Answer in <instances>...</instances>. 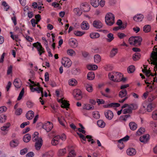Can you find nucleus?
<instances>
[{
    "instance_id": "1",
    "label": "nucleus",
    "mask_w": 157,
    "mask_h": 157,
    "mask_svg": "<svg viewBox=\"0 0 157 157\" xmlns=\"http://www.w3.org/2000/svg\"><path fill=\"white\" fill-rule=\"evenodd\" d=\"M138 107L136 104H132L129 105L127 104H125L121 106L122 109L126 108L122 110V113L124 114L126 113H132L133 109H136Z\"/></svg>"
},
{
    "instance_id": "2",
    "label": "nucleus",
    "mask_w": 157,
    "mask_h": 157,
    "mask_svg": "<svg viewBox=\"0 0 157 157\" xmlns=\"http://www.w3.org/2000/svg\"><path fill=\"white\" fill-rule=\"evenodd\" d=\"M142 41L141 37L139 36H132L130 37L128 40L130 44L134 46L140 45Z\"/></svg>"
},
{
    "instance_id": "3",
    "label": "nucleus",
    "mask_w": 157,
    "mask_h": 157,
    "mask_svg": "<svg viewBox=\"0 0 157 157\" xmlns=\"http://www.w3.org/2000/svg\"><path fill=\"white\" fill-rule=\"evenodd\" d=\"M105 21L107 25H112L114 22V15L111 13H108L105 17Z\"/></svg>"
},
{
    "instance_id": "4",
    "label": "nucleus",
    "mask_w": 157,
    "mask_h": 157,
    "mask_svg": "<svg viewBox=\"0 0 157 157\" xmlns=\"http://www.w3.org/2000/svg\"><path fill=\"white\" fill-rule=\"evenodd\" d=\"M150 60L152 62L151 64L155 65L154 67V71L157 70V52H153L150 55Z\"/></svg>"
},
{
    "instance_id": "5",
    "label": "nucleus",
    "mask_w": 157,
    "mask_h": 157,
    "mask_svg": "<svg viewBox=\"0 0 157 157\" xmlns=\"http://www.w3.org/2000/svg\"><path fill=\"white\" fill-rule=\"evenodd\" d=\"M119 96L121 98H124L122 100H119V102L121 103H123L128 98L127 95V92L126 90L124 89L121 91L119 94Z\"/></svg>"
},
{
    "instance_id": "6",
    "label": "nucleus",
    "mask_w": 157,
    "mask_h": 157,
    "mask_svg": "<svg viewBox=\"0 0 157 157\" xmlns=\"http://www.w3.org/2000/svg\"><path fill=\"white\" fill-rule=\"evenodd\" d=\"M33 46L35 47L37 49L38 53L40 56H41L42 53L45 52L44 49L42 47L40 43L39 42H37L33 44Z\"/></svg>"
},
{
    "instance_id": "7",
    "label": "nucleus",
    "mask_w": 157,
    "mask_h": 157,
    "mask_svg": "<svg viewBox=\"0 0 157 157\" xmlns=\"http://www.w3.org/2000/svg\"><path fill=\"white\" fill-rule=\"evenodd\" d=\"M62 63L65 67L68 68L71 66L72 62L69 58L63 57L62 59Z\"/></svg>"
},
{
    "instance_id": "8",
    "label": "nucleus",
    "mask_w": 157,
    "mask_h": 157,
    "mask_svg": "<svg viewBox=\"0 0 157 157\" xmlns=\"http://www.w3.org/2000/svg\"><path fill=\"white\" fill-rule=\"evenodd\" d=\"M129 136L128 135H127L124 137L118 140V146L121 149L123 148L124 146V145L123 144V141H128L129 140Z\"/></svg>"
},
{
    "instance_id": "9",
    "label": "nucleus",
    "mask_w": 157,
    "mask_h": 157,
    "mask_svg": "<svg viewBox=\"0 0 157 157\" xmlns=\"http://www.w3.org/2000/svg\"><path fill=\"white\" fill-rule=\"evenodd\" d=\"M53 127V124L50 121H48L47 122L43 124L42 127L45 129L47 132L50 131Z\"/></svg>"
},
{
    "instance_id": "10",
    "label": "nucleus",
    "mask_w": 157,
    "mask_h": 157,
    "mask_svg": "<svg viewBox=\"0 0 157 157\" xmlns=\"http://www.w3.org/2000/svg\"><path fill=\"white\" fill-rule=\"evenodd\" d=\"M74 97L78 100H79L82 98L81 91L79 89H76L74 91Z\"/></svg>"
},
{
    "instance_id": "11",
    "label": "nucleus",
    "mask_w": 157,
    "mask_h": 157,
    "mask_svg": "<svg viewBox=\"0 0 157 157\" xmlns=\"http://www.w3.org/2000/svg\"><path fill=\"white\" fill-rule=\"evenodd\" d=\"M30 89L32 92H34L35 91H36L38 93H40V92L41 93L42 97H43V88L42 87H36L33 88V86L30 85Z\"/></svg>"
},
{
    "instance_id": "12",
    "label": "nucleus",
    "mask_w": 157,
    "mask_h": 157,
    "mask_svg": "<svg viewBox=\"0 0 157 157\" xmlns=\"http://www.w3.org/2000/svg\"><path fill=\"white\" fill-rule=\"evenodd\" d=\"M114 75L115 78L114 79V82H120L121 81L122 78L123 76L122 74L118 72H116Z\"/></svg>"
},
{
    "instance_id": "13",
    "label": "nucleus",
    "mask_w": 157,
    "mask_h": 157,
    "mask_svg": "<svg viewBox=\"0 0 157 157\" xmlns=\"http://www.w3.org/2000/svg\"><path fill=\"white\" fill-rule=\"evenodd\" d=\"M104 113L106 118L109 120H111L113 117V112L110 110L105 111Z\"/></svg>"
},
{
    "instance_id": "14",
    "label": "nucleus",
    "mask_w": 157,
    "mask_h": 157,
    "mask_svg": "<svg viewBox=\"0 0 157 157\" xmlns=\"http://www.w3.org/2000/svg\"><path fill=\"white\" fill-rule=\"evenodd\" d=\"M35 146L36 150H39L43 144V140L42 139H39V140L35 141Z\"/></svg>"
},
{
    "instance_id": "15",
    "label": "nucleus",
    "mask_w": 157,
    "mask_h": 157,
    "mask_svg": "<svg viewBox=\"0 0 157 157\" xmlns=\"http://www.w3.org/2000/svg\"><path fill=\"white\" fill-rule=\"evenodd\" d=\"M144 18V16L142 14H137L133 17L134 20L136 22L141 21Z\"/></svg>"
},
{
    "instance_id": "16",
    "label": "nucleus",
    "mask_w": 157,
    "mask_h": 157,
    "mask_svg": "<svg viewBox=\"0 0 157 157\" xmlns=\"http://www.w3.org/2000/svg\"><path fill=\"white\" fill-rule=\"evenodd\" d=\"M93 26L96 29H100L102 27L103 25L99 21L95 20L93 22Z\"/></svg>"
},
{
    "instance_id": "17",
    "label": "nucleus",
    "mask_w": 157,
    "mask_h": 157,
    "mask_svg": "<svg viewBox=\"0 0 157 157\" xmlns=\"http://www.w3.org/2000/svg\"><path fill=\"white\" fill-rule=\"evenodd\" d=\"M149 135L148 134H146L140 137V140L141 142L145 143L148 141L149 139Z\"/></svg>"
},
{
    "instance_id": "18",
    "label": "nucleus",
    "mask_w": 157,
    "mask_h": 157,
    "mask_svg": "<svg viewBox=\"0 0 157 157\" xmlns=\"http://www.w3.org/2000/svg\"><path fill=\"white\" fill-rule=\"evenodd\" d=\"M126 152L128 155L130 156H133L136 154V151L134 148H130L127 149Z\"/></svg>"
},
{
    "instance_id": "19",
    "label": "nucleus",
    "mask_w": 157,
    "mask_h": 157,
    "mask_svg": "<svg viewBox=\"0 0 157 157\" xmlns=\"http://www.w3.org/2000/svg\"><path fill=\"white\" fill-rule=\"evenodd\" d=\"M13 84L16 88H19L21 86V82L19 79L16 78L14 80Z\"/></svg>"
},
{
    "instance_id": "20",
    "label": "nucleus",
    "mask_w": 157,
    "mask_h": 157,
    "mask_svg": "<svg viewBox=\"0 0 157 157\" xmlns=\"http://www.w3.org/2000/svg\"><path fill=\"white\" fill-rule=\"evenodd\" d=\"M19 141L17 139H15L11 140L10 143V146L12 147H15L18 146Z\"/></svg>"
},
{
    "instance_id": "21",
    "label": "nucleus",
    "mask_w": 157,
    "mask_h": 157,
    "mask_svg": "<svg viewBox=\"0 0 157 157\" xmlns=\"http://www.w3.org/2000/svg\"><path fill=\"white\" fill-rule=\"evenodd\" d=\"M59 136H54L52 140V144L54 146H55L58 144L59 142Z\"/></svg>"
},
{
    "instance_id": "22",
    "label": "nucleus",
    "mask_w": 157,
    "mask_h": 157,
    "mask_svg": "<svg viewBox=\"0 0 157 157\" xmlns=\"http://www.w3.org/2000/svg\"><path fill=\"white\" fill-rule=\"evenodd\" d=\"M81 27L83 30H87L89 28V25L87 21H84L81 24Z\"/></svg>"
},
{
    "instance_id": "23",
    "label": "nucleus",
    "mask_w": 157,
    "mask_h": 157,
    "mask_svg": "<svg viewBox=\"0 0 157 157\" xmlns=\"http://www.w3.org/2000/svg\"><path fill=\"white\" fill-rule=\"evenodd\" d=\"M70 45L72 48H75L77 46V40L74 39H71L69 41Z\"/></svg>"
},
{
    "instance_id": "24",
    "label": "nucleus",
    "mask_w": 157,
    "mask_h": 157,
    "mask_svg": "<svg viewBox=\"0 0 157 157\" xmlns=\"http://www.w3.org/2000/svg\"><path fill=\"white\" fill-rule=\"evenodd\" d=\"M26 117L28 119L31 120L34 117V113L32 111H29L26 113Z\"/></svg>"
},
{
    "instance_id": "25",
    "label": "nucleus",
    "mask_w": 157,
    "mask_h": 157,
    "mask_svg": "<svg viewBox=\"0 0 157 157\" xmlns=\"http://www.w3.org/2000/svg\"><path fill=\"white\" fill-rule=\"evenodd\" d=\"M129 126L130 129L133 131L136 130L137 128V125L134 122H131L129 123Z\"/></svg>"
},
{
    "instance_id": "26",
    "label": "nucleus",
    "mask_w": 157,
    "mask_h": 157,
    "mask_svg": "<svg viewBox=\"0 0 157 157\" xmlns=\"http://www.w3.org/2000/svg\"><path fill=\"white\" fill-rule=\"evenodd\" d=\"M38 133L37 132H34L32 136V140L34 142L38 140L39 139H41L40 138H39Z\"/></svg>"
},
{
    "instance_id": "27",
    "label": "nucleus",
    "mask_w": 157,
    "mask_h": 157,
    "mask_svg": "<svg viewBox=\"0 0 157 157\" xmlns=\"http://www.w3.org/2000/svg\"><path fill=\"white\" fill-rule=\"evenodd\" d=\"M82 108L83 109L89 110L90 109H93L94 106L93 105H90L89 104H85L83 105Z\"/></svg>"
},
{
    "instance_id": "28",
    "label": "nucleus",
    "mask_w": 157,
    "mask_h": 157,
    "mask_svg": "<svg viewBox=\"0 0 157 157\" xmlns=\"http://www.w3.org/2000/svg\"><path fill=\"white\" fill-rule=\"evenodd\" d=\"M31 136L29 134L25 135L23 138V141L26 143L29 142L31 139Z\"/></svg>"
},
{
    "instance_id": "29",
    "label": "nucleus",
    "mask_w": 157,
    "mask_h": 157,
    "mask_svg": "<svg viewBox=\"0 0 157 157\" xmlns=\"http://www.w3.org/2000/svg\"><path fill=\"white\" fill-rule=\"evenodd\" d=\"M118 52V48H113L111 50L110 53V56L111 57L114 56Z\"/></svg>"
},
{
    "instance_id": "30",
    "label": "nucleus",
    "mask_w": 157,
    "mask_h": 157,
    "mask_svg": "<svg viewBox=\"0 0 157 157\" xmlns=\"http://www.w3.org/2000/svg\"><path fill=\"white\" fill-rule=\"evenodd\" d=\"M95 75L93 71L89 72L87 74V79L89 80H92L94 78Z\"/></svg>"
},
{
    "instance_id": "31",
    "label": "nucleus",
    "mask_w": 157,
    "mask_h": 157,
    "mask_svg": "<svg viewBox=\"0 0 157 157\" xmlns=\"http://www.w3.org/2000/svg\"><path fill=\"white\" fill-rule=\"evenodd\" d=\"M62 105L61 107L62 108H69L70 104L67 101L64 100L62 101Z\"/></svg>"
},
{
    "instance_id": "32",
    "label": "nucleus",
    "mask_w": 157,
    "mask_h": 157,
    "mask_svg": "<svg viewBox=\"0 0 157 157\" xmlns=\"http://www.w3.org/2000/svg\"><path fill=\"white\" fill-rule=\"evenodd\" d=\"M91 5L95 7H97L99 5V0H91Z\"/></svg>"
},
{
    "instance_id": "33",
    "label": "nucleus",
    "mask_w": 157,
    "mask_h": 157,
    "mask_svg": "<svg viewBox=\"0 0 157 157\" xmlns=\"http://www.w3.org/2000/svg\"><path fill=\"white\" fill-rule=\"evenodd\" d=\"M107 36L108 38L106 39V40L108 42H111L114 38L113 34L111 33H109Z\"/></svg>"
},
{
    "instance_id": "34",
    "label": "nucleus",
    "mask_w": 157,
    "mask_h": 157,
    "mask_svg": "<svg viewBox=\"0 0 157 157\" xmlns=\"http://www.w3.org/2000/svg\"><path fill=\"white\" fill-rule=\"evenodd\" d=\"M94 60L95 63H99L101 60V58L99 55H95L94 56Z\"/></svg>"
},
{
    "instance_id": "35",
    "label": "nucleus",
    "mask_w": 157,
    "mask_h": 157,
    "mask_svg": "<svg viewBox=\"0 0 157 157\" xmlns=\"http://www.w3.org/2000/svg\"><path fill=\"white\" fill-rule=\"evenodd\" d=\"M151 27L150 25H145L143 27V31L145 33H148L151 31Z\"/></svg>"
},
{
    "instance_id": "36",
    "label": "nucleus",
    "mask_w": 157,
    "mask_h": 157,
    "mask_svg": "<svg viewBox=\"0 0 157 157\" xmlns=\"http://www.w3.org/2000/svg\"><path fill=\"white\" fill-rule=\"evenodd\" d=\"M97 65H89L87 66V68L90 70H95L98 68Z\"/></svg>"
},
{
    "instance_id": "37",
    "label": "nucleus",
    "mask_w": 157,
    "mask_h": 157,
    "mask_svg": "<svg viewBox=\"0 0 157 157\" xmlns=\"http://www.w3.org/2000/svg\"><path fill=\"white\" fill-rule=\"evenodd\" d=\"M150 125L153 128L154 131L155 133H157V125L155 122L151 121L150 122Z\"/></svg>"
},
{
    "instance_id": "38",
    "label": "nucleus",
    "mask_w": 157,
    "mask_h": 157,
    "mask_svg": "<svg viewBox=\"0 0 157 157\" xmlns=\"http://www.w3.org/2000/svg\"><path fill=\"white\" fill-rule=\"evenodd\" d=\"M140 57V55L139 53L136 52L133 55L132 59L134 61L139 59Z\"/></svg>"
},
{
    "instance_id": "39",
    "label": "nucleus",
    "mask_w": 157,
    "mask_h": 157,
    "mask_svg": "<svg viewBox=\"0 0 157 157\" xmlns=\"http://www.w3.org/2000/svg\"><path fill=\"white\" fill-rule=\"evenodd\" d=\"M145 129L143 128H140L137 131L136 133V135L140 136L144 132Z\"/></svg>"
},
{
    "instance_id": "40",
    "label": "nucleus",
    "mask_w": 157,
    "mask_h": 157,
    "mask_svg": "<svg viewBox=\"0 0 157 157\" xmlns=\"http://www.w3.org/2000/svg\"><path fill=\"white\" fill-rule=\"evenodd\" d=\"M100 36L99 34L96 33H92L90 34V36L92 39L98 38Z\"/></svg>"
},
{
    "instance_id": "41",
    "label": "nucleus",
    "mask_w": 157,
    "mask_h": 157,
    "mask_svg": "<svg viewBox=\"0 0 157 157\" xmlns=\"http://www.w3.org/2000/svg\"><path fill=\"white\" fill-rule=\"evenodd\" d=\"M66 150L65 148H63L59 150L58 152V155L59 156H62L66 154Z\"/></svg>"
},
{
    "instance_id": "42",
    "label": "nucleus",
    "mask_w": 157,
    "mask_h": 157,
    "mask_svg": "<svg viewBox=\"0 0 157 157\" xmlns=\"http://www.w3.org/2000/svg\"><path fill=\"white\" fill-rule=\"evenodd\" d=\"M87 90L89 92H91L93 91L92 85L91 84H87L86 85Z\"/></svg>"
},
{
    "instance_id": "43",
    "label": "nucleus",
    "mask_w": 157,
    "mask_h": 157,
    "mask_svg": "<svg viewBox=\"0 0 157 157\" xmlns=\"http://www.w3.org/2000/svg\"><path fill=\"white\" fill-rule=\"evenodd\" d=\"M69 83L70 85L75 86L77 84V82L75 79L72 78L70 80Z\"/></svg>"
},
{
    "instance_id": "44",
    "label": "nucleus",
    "mask_w": 157,
    "mask_h": 157,
    "mask_svg": "<svg viewBox=\"0 0 157 157\" xmlns=\"http://www.w3.org/2000/svg\"><path fill=\"white\" fill-rule=\"evenodd\" d=\"M97 124L99 127L103 128L105 125V123L102 120H99L97 121Z\"/></svg>"
},
{
    "instance_id": "45",
    "label": "nucleus",
    "mask_w": 157,
    "mask_h": 157,
    "mask_svg": "<svg viewBox=\"0 0 157 157\" xmlns=\"http://www.w3.org/2000/svg\"><path fill=\"white\" fill-rule=\"evenodd\" d=\"M135 70V67L133 65L129 66L127 69L128 72L129 73H132Z\"/></svg>"
},
{
    "instance_id": "46",
    "label": "nucleus",
    "mask_w": 157,
    "mask_h": 157,
    "mask_svg": "<svg viewBox=\"0 0 157 157\" xmlns=\"http://www.w3.org/2000/svg\"><path fill=\"white\" fill-rule=\"evenodd\" d=\"M58 119L60 124L63 126H65L64 123L65 122V121L64 117L61 116L60 117H58Z\"/></svg>"
},
{
    "instance_id": "47",
    "label": "nucleus",
    "mask_w": 157,
    "mask_h": 157,
    "mask_svg": "<svg viewBox=\"0 0 157 157\" xmlns=\"http://www.w3.org/2000/svg\"><path fill=\"white\" fill-rule=\"evenodd\" d=\"M92 114L93 117L96 119H98L100 117V115L98 111L93 112Z\"/></svg>"
},
{
    "instance_id": "48",
    "label": "nucleus",
    "mask_w": 157,
    "mask_h": 157,
    "mask_svg": "<svg viewBox=\"0 0 157 157\" xmlns=\"http://www.w3.org/2000/svg\"><path fill=\"white\" fill-rule=\"evenodd\" d=\"M81 9L84 12H87L89 10L90 7L87 5H83L81 7Z\"/></svg>"
},
{
    "instance_id": "49",
    "label": "nucleus",
    "mask_w": 157,
    "mask_h": 157,
    "mask_svg": "<svg viewBox=\"0 0 157 157\" xmlns=\"http://www.w3.org/2000/svg\"><path fill=\"white\" fill-rule=\"evenodd\" d=\"M53 156V152L52 151H49L43 155V157H52Z\"/></svg>"
},
{
    "instance_id": "50",
    "label": "nucleus",
    "mask_w": 157,
    "mask_h": 157,
    "mask_svg": "<svg viewBox=\"0 0 157 157\" xmlns=\"http://www.w3.org/2000/svg\"><path fill=\"white\" fill-rule=\"evenodd\" d=\"M7 117L5 115H2L0 116V122L4 123L6 121Z\"/></svg>"
},
{
    "instance_id": "51",
    "label": "nucleus",
    "mask_w": 157,
    "mask_h": 157,
    "mask_svg": "<svg viewBox=\"0 0 157 157\" xmlns=\"http://www.w3.org/2000/svg\"><path fill=\"white\" fill-rule=\"evenodd\" d=\"M67 53L68 55L71 56L75 55V52L72 49H68L67 51Z\"/></svg>"
},
{
    "instance_id": "52",
    "label": "nucleus",
    "mask_w": 157,
    "mask_h": 157,
    "mask_svg": "<svg viewBox=\"0 0 157 157\" xmlns=\"http://www.w3.org/2000/svg\"><path fill=\"white\" fill-rule=\"evenodd\" d=\"M130 116L129 114L121 116L120 117V119L121 120L126 121L127 119L130 117Z\"/></svg>"
},
{
    "instance_id": "53",
    "label": "nucleus",
    "mask_w": 157,
    "mask_h": 157,
    "mask_svg": "<svg viewBox=\"0 0 157 157\" xmlns=\"http://www.w3.org/2000/svg\"><path fill=\"white\" fill-rule=\"evenodd\" d=\"M24 94V88H23L20 92L17 100L18 101L20 100L22 98Z\"/></svg>"
},
{
    "instance_id": "54",
    "label": "nucleus",
    "mask_w": 157,
    "mask_h": 157,
    "mask_svg": "<svg viewBox=\"0 0 157 157\" xmlns=\"http://www.w3.org/2000/svg\"><path fill=\"white\" fill-rule=\"evenodd\" d=\"M86 138L88 139V142H91V144H93L95 142L92 139V136L90 135H87L86 136Z\"/></svg>"
},
{
    "instance_id": "55",
    "label": "nucleus",
    "mask_w": 157,
    "mask_h": 157,
    "mask_svg": "<svg viewBox=\"0 0 157 157\" xmlns=\"http://www.w3.org/2000/svg\"><path fill=\"white\" fill-rule=\"evenodd\" d=\"M152 116L154 120H157V110H155L152 112Z\"/></svg>"
},
{
    "instance_id": "56",
    "label": "nucleus",
    "mask_w": 157,
    "mask_h": 157,
    "mask_svg": "<svg viewBox=\"0 0 157 157\" xmlns=\"http://www.w3.org/2000/svg\"><path fill=\"white\" fill-rule=\"evenodd\" d=\"M74 34L76 36H82L84 33L79 31H75L74 32Z\"/></svg>"
},
{
    "instance_id": "57",
    "label": "nucleus",
    "mask_w": 157,
    "mask_h": 157,
    "mask_svg": "<svg viewBox=\"0 0 157 157\" xmlns=\"http://www.w3.org/2000/svg\"><path fill=\"white\" fill-rule=\"evenodd\" d=\"M153 107L152 104L151 103L149 104L147 107V110L148 112H151L153 109Z\"/></svg>"
},
{
    "instance_id": "58",
    "label": "nucleus",
    "mask_w": 157,
    "mask_h": 157,
    "mask_svg": "<svg viewBox=\"0 0 157 157\" xmlns=\"http://www.w3.org/2000/svg\"><path fill=\"white\" fill-rule=\"evenodd\" d=\"M57 136H59V140L60 139H61L62 140H65L66 139V136L65 134L63 133L61 136L57 135Z\"/></svg>"
},
{
    "instance_id": "59",
    "label": "nucleus",
    "mask_w": 157,
    "mask_h": 157,
    "mask_svg": "<svg viewBox=\"0 0 157 157\" xmlns=\"http://www.w3.org/2000/svg\"><path fill=\"white\" fill-rule=\"evenodd\" d=\"M7 110V108L5 106L0 107V113L6 112Z\"/></svg>"
},
{
    "instance_id": "60",
    "label": "nucleus",
    "mask_w": 157,
    "mask_h": 157,
    "mask_svg": "<svg viewBox=\"0 0 157 157\" xmlns=\"http://www.w3.org/2000/svg\"><path fill=\"white\" fill-rule=\"evenodd\" d=\"M2 4L5 7L4 8L6 9V11H7L9 9V6L6 2H3Z\"/></svg>"
},
{
    "instance_id": "61",
    "label": "nucleus",
    "mask_w": 157,
    "mask_h": 157,
    "mask_svg": "<svg viewBox=\"0 0 157 157\" xmlns=\"http://www.w3.org/2000/svg\"><path fill=\"white\" fill-rule=\"evenodd\" d=\"M71 157H75L76 156V154L75 151L74 150H71L69 152L68 155H70Z\"/></svg>"
},
{
    "instance_id": "62",
    "label": "nucleus",
    "mask_w": 157,
    "mask_h": 157,
    "mask_svg": "<svg viewBox=\"0 0 157 157\" xmlns=\"http://www.w3.org/2000/svg\"><path fill=\"white\" fill-rule=\"evenodd\" d=\"M22 109L21 108H19L16 111L15 113L17 115H19L22 113Z\"/></svg>"
},
{
    "instance_id": "63",
    "label": "nucleus",
    "mask_w": 157,
    "mask_h": 157,
    "mask_svg": "<svg viewBox=\"0 0 157 157\" xmlns=\"http://www.w3.org/2000/svg\"><path fill=\"white\" fill-rule=\"evenodd\" d=\"M28 151L27 148H25L20 151V153L21 155H24L26 154Z\"/></svg>"
},
{
    "instance_id": "64",
    "label": "nucleus",
    "mask_w": 157,
    "mask_h": 157,
    "mask_svg": "<svg viewBox=\"0 0 157 157\" xmlns=\"http://www.w3.org/2000/svg\"><path fill=\"white\" fill-rule=\"evenodd\" d=\"M118 36L120 39H122L126 36V35L124 33H119L117 34Z\"/></svg>"
}]
</instances>
